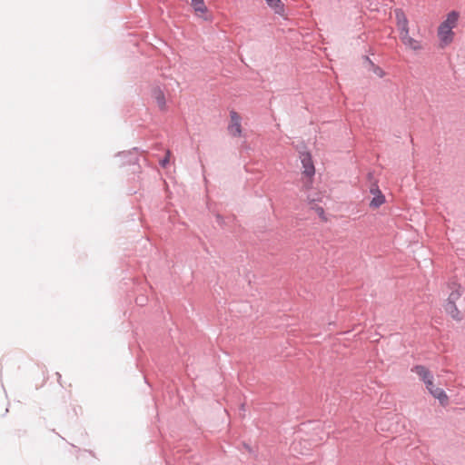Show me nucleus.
<instances>
[{
  "label": "nucleus",
  "mask_w": 465,
  "mask_h": 465,
  "mask_svg": "<svg viewBox=\"0 0 465 465\" xmlns=\"http://www.w3.org/2000/svg\"><path fill=\"white\" fill-rule=\"evenodd\" d=\"M411 371L415 372L426 385V389L440 404L444 405L448 401V396L443 389L438 388L433 383V374L423 365H415L411 368Z\"/></svg>",
  "instance_id": "nucleus-1"
},
{
  "label": "nucleus",
  "mask_w": 465,
  "mask_h": 465,
  "mask_svg": "<svg viewBox=\"0 0 465 465\" xmlns=\"http://www.w3.org/2000/svg\"><path fill=\"white\" fill-rule=\"evenodd\" d=\"M438 37L442 47L450 45L453 41L454 37L451 26L440 24L438 28Z\"/></svg>",
  "instance_id": "nucleus-2"
},
{
  "label": "nucleus",
  "mask_w": 465,
  "mask_h": 465,
  "mask_svg": "<svg viewBox=\"0 0 465 465\" xmlns=\"http://www.w3.org/2000/svg\"><path fill=\"white\" fill-rule=\"evenodd\" d=\"M303 167V173L306 176H312L315 173V168L312 163V154L309 152H302L300 155Z\"/></svg>",
  "instance_id": "nucleus-3"
},
{
  "label": "nucleus",
  "mask_w": 465,
  "mask_h": 465,
  "mask_svg": "<svg viewBox=\"0 0 465 465\" xmlns=\"http://www.w3.org/2000/svg\"><path fill=\"white\" fill-rule=\"evenodd\" d=\"M448 288L451 291L446 302H456L463 293L462 286L455 280L450 281Z\"/></svg>",
  "instance_id": "nucleus-4"
},
{
  "label": "nucleus",
  "mask_w": 465,
  "mask_h": 465,
  "mask_svg": "<svg viewBox=\"0 0 465 465\" xmlns=\"http://www.w3.org/2000/svg\"><path fill=\"white\" fill-rule=\"evenodd\" d=\"M395 16L400 35L409 33V21L405 13L401 9H396Z\"/></svg>",
  "instance_id": "nucleus-5"
},
{
  "label": "nucleus",
  "mask_w": 465,
  "mask_h": 465,
  "mask_svg": "<svg viewBox=\"0 0 465 465\" xmlns=\"http://www.w3.org/2000/svg\"><path fill=\"white\" fill-rule=\"evenodd\" d=\"M370 193L374 195L370 202V207L376 209L385 203V196L379 189L377 184H374L371 187Z\"/></svg>",
  "instance_id": "nucleus-6"
},
{
  "label": "nucleus",
  "mask_w": 465,
  "mask_h": 465,
  "mask_svg": "<svg viewBox=\"0 0 465 465\" xmlns=\"http://www.w3.org/2000/svg\"><path fill=\"white\" fill-rule=\"evenodd\" d=\"M231 115V124L229 125V130L233 136H240L242 133L241 129V118L238 114L234 111L230 113Z\"/></svg>",
  "instance_id": "nucleus-7"
},
{
  "label": "nucleus",
  "mask_w": 465,
  "mask_h": 465,
  "mask_svg": "<svg viewBox=\"0 0 465 465\" xmlns=\"http://www.w3.org/2000/svg\"><path fill=\"white\" fill-rule=\"evenodd\" d=\"M444 310L446 313L456 322H460L463 319V316L458 309L456 302H446L444 304Z\"/></svg>",
  "instance_id": "nucleus-8"
},
{
  "label": "nucleus",
  "mask_w": 465,
  "mask_h": 465,
  "mask_svg": "<svg viewBox=\"0 0 465 465\" xmlns=\"http://www.w3.org/2000/svg\"><path fill=\"white\" fill-rule=\"evenodd\" d=\"M400 39L401 40L402 44L407 46L408 48L413 50V51H419L421 49V44L420 41L411 37L409 35V33H406L400 35Z\"/></svg>",
  "instance_id": "nucleus-9"
},
{
  "label": "nucleus",
  "mask_w": 465,
  "mask_h": 465,
  "mask_svg": "<svg viewBox=\"0 0 465 465\" xmlns=\"http://www.w3.org/2000/svg\"><path fill=\"white\" fill-rule=\"evenodd\" d=\"M152 97L157 103V105L160 108V110L163 111L165 109V106H166L165 95H164L163 91L159 86H155L152 89Z\"/></svg>",
  "instance_id": "nucleus-10"
},
{
  "label": "nucleus",
  "mask_w": 465,
  "mask_h": 465,
  "mask_svg": "<svg viewBox=\"0 0 465 465\" xmlns=\"http://www.w3.org/2000/svg\"><path fill=\"white\" fill-rule=\"evenodd\" d=\"M117 156H123L126 158V160L124 162V164H135L138 163V150L135 147L133 149V151L118 153Z\"/></svg>",
  "instance_id": "nucleus-11"
},
{
  "label": "nucleus",
  "mask_w": 465,
  "mask_h": 465,
  "mask_svg": "<svg viewBox=\"0 0 465 465\" xmlns=\"http://www.w3.org/2000/svg\"><path fill=\"white\" fill-rule=\"evenodd\" d=\"M459 17V12L453 10L447 15L446 19L440 24L445 25L447 26H451V28L453 29L457 25Z\"/></svg>",
  "instance_id": "nucleus-12"
},
{
  "label": "nucleus",
  "mask_w": 465,
  "mask_h": 465,
  "mask_svg": "<svg viewBox=\"0 0 465 465\" xmlns=\"http://www.w3.org/2000/svg\"><path fill=\"white\" fill-rule=\"evenodd\" d=\"M266 4L269 7L273 9L274 13L277 15H282L284 12V5L282 0H265Z\"/></svg>",
  "instance_id": "nucleus-13"
},
{
  "label": "nucleus",
  "mask_w": 465,
  "mask_h": 465,
  "mask_svg": "<svg viewBox=\"0 0 465 465\" xmlns=\"http://www.w3.org/2000/svg\"><path fill=\"white\" fill-rule=\"evenodd\" d=\"M191 4L196 13L204 14L207 12V7L203 0H191Z\"/></svg>",
  "instance_id": "nucleus-14"
},
{
  "label": "nucleus",
  "mask_w": 465,
  "mask_h": 465,
  "mask_svg": "<svg viewBox=\"0 0 465 465\" xmlns=\"http://www.w3.org/2000/svg\"><path fill=\"white\" fill-rule=\"evenodd\" d=\"M369 71L373 72L376 75L379 77H383L385 73L384 71L378 65H376L374 63H371V65L368 67Z\"/></svg>",
  "instance_id": "nucleus-15"
},
{
  "label": "nucleus",
  "mask_w": 465,
  "mask_h": 465,
  "mask_svg": "<svg viewBox=\"0 0 465 465\" xmlns=\"http://www.w3.org/2000/svg\"><path fill=\"white\" fill-rule=\"evenodd\" d=\"M216 221H217V223H218L220 225H223V216H222V215L217 214V215H216Z\"/></svg>",
  "instance_id": "nucleus-16"
},
{
  "label": "nucleus",
  "mask_w": 465,
  "mask_h": 465,
  "mask_svg": "<svg viewBox=\"0 0 465 465\" xmlns=\"http://www.w3.org/2000/svg\"><path fill=\"white\" fill-rule=\"evenodd\" d=\"M168 162H169L168 157H165L163 160H161L160 164H161V166L165 167L166 164L168 163Z\"/></svg>",
  "instance_id": "nucleus-17"
},
{
  "label": "nucleus",
  "mask_w": 465,
  "mask_h": 465,
  "mask_svg": "<svg viewBox=\"0 0 465 465\" xmlns=\"http://www.w3.org/2000/svg\"><path fill=\"white\" fill-rule=\"evenodd\" d=\"M316 211H317L318 214H319L321 217H322V218H323V215H324V210H323V208H322V207H318V208L316 209Z\"/></svg>",
  "instance_id": "nucleus-18"
},
{
  "label": "nucleus",
  "mask_w": 465,
  "mask_h": 465,
  "mask_svg": "<svg viewBox=\"0 0 465 465\" xmlns=\"http://www.w3.org/2000/svg\"><path fill=\"white\" fill-rule=\"evenodd\" d=\"M363 59L364 62L368 64V67L371 65V63H373L369 56H364Z\"/></svg>",
  "instance_id": "nucleus-19"
},
{
  "label": "nucleus",
  "mask_w": 465,
  "mask_h": 465,
  "mask_svg": "<svg viewBox=\"0 0 465 465\" xmlns=\"http://www.w3.org/2000/svg\"><path fill=\"white\" fill-rule=\"evenodd\" d=\"M143 302H144V299H143V298H142V299H137V300H136V302H137L138 304H140V305H143Z\"/></svg>",
  "instance_id": "nucleus-20"
},
{
  "label": "nucleus",
  "mask_w": 465,
  "mask_h": 465,
  "mask_svg": "<svg viewBox=\"0 0 465 465\" xmlns=\"http://www.w3.org/2000/svg\"><path fill=\"white\" fill-rule=\"evenodd\" d=\"M244 447H245V449H246V450H248L249 451H251V448H250V446H249V445L244 444Z\"/></svg>",
  "instance_id": "nucleus-21"
},
{
  "label": "nucleus",
  "mask_w": 465,
  "mask_h": 465,
  "mask_svg": "<svg viewBox=\"0 0 465 465\" xmlns=\"http://www.w3.org/2000/svg\"><path fill=\"white\" fill-rule=\"evenodd\" d=\"M241 410L244 411V404H242Z\"/></svg>",
  "instance_id": "nucleus-22"
}]
</instances>
